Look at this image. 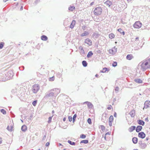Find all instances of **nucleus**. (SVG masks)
Segmentation results:
<instances>
[{
    "instance_id": "obj_42",
    "label": "nucleus",
    "mask_w": 150,
    "mask_h": 150,
    "mask_svg": "<svg viewBox=\"0 0 150 150\" xmlns=\"http://www.w3.org/2000/svg\"><path fill=\"white\" fill-rule=\"evenodd\" d=\"M112 108V107L111 105H109L108 107H107V109L108 110H111Z\"/></svg>"
},
{
    "instance_id": "obj_18",
    "label": "nucleus",
    "mask_w": 150,
    "mask_h": 150,
    "mask_svg": "<svg viewBox=\"0 0 150 150\" xmlns=\"http://www.w3.org/2000/svg\"><path fill=\"white\" fill-rule=\"evenodd\" d=\"M137 122L139 125H142L143 126L144 124V122L142 120H138Z\"/></svg>"
},
{
    "instance_id": "obj_9",
    "label": "nucleus",
    "mask_w": 150,
    "mask_h": 150,
    "mask_svg": "<svg viewBox=\"0 0 150 150\" xmlns=\"http://www.w3.org/2000/svg\"><path fill=\"white\" fill-rule=\"evenodd\" d=\"M113 120V117L112 115H111L109 118V123L110 126H112V122Z\"/></svg>"
},
{
    "instance_id": "obj_34",
    "label": "nucleus",
    "mask_w": 150,
    "mask_h": 150,
    "mask_svg": "<svg viewBox=\"0 0 150 150\" xmlns=\"http://www.w3.org/2000/svg\"><path fill=\"white\" fill-rule=\"evenodd\" d=\"M54 80V76L52 77H50L49 79V80L50 81H53Z\"/></svg>"
},
{
    "instance_id": "obj_37",
    "label": "nucleus",
    "mask_w": 150,
    "mask_h": 150,
    "mask_svg": "<svg viewBox=\"0 0 150 150\" xmlns=\"http://www.w3.org/2000/svg\"><path fill=\"white\" fill-rule=\"evenodd\" d=\"M88 122L90 124H91L92 123L91 120L90 118H88L87 120Z\"/></svg>"
},
{
    "instance_id": "obj_53",
    "label": "nucleus",
    "mask_w": 150,
    "mask_h": 150,
    "mask_svg": "<svg viewBox=\"0 0 150 150\" xmlns=\"http://www.w3.org/2000/svg\"><path fill=\"white\" fill-rule=\"evenodd\" d=\"M98 76H99V75H98V74H96V77H98Z\"/></svg>"
},
{
    "instance_id": "obj_21",
    "label": "nucleus",
    "mask_w": 150,
    "mask_h": 150,
    "mask_svg": "<svg viewBox=\"0 0 150 150\" xmlns=\"http://www.w3.org/2000/svg\"><path fill=\"white\" fill-rule=\"evenodd\" d=\"M27 129V127L26 125H24L22 126L21 127V130L23 131H25Z\"/></svg>"
},
{
    "instance_id": "obj_51",
    "label": "nucleus",
    "mask_w": 150,
    "mask_h": 150,
    "mask_svg": "<svg viewBox=\"0 0 150 150\" xmlns=\"http://www.w3.org/2000/svg\"><path fill=\"white\" fill-rule=\"evenodd\" d=\"M146 121H148V117H147V118H146L145 119Z\"/></svg>"
},
{
    "instance_id": "obj_26",
    "label": "nucleus",
    "mask_w": 150,
    "mask_h": 150,
    "mask_svg": "<svg viewBox=\"0 0 150 150\" xmlns=\"http://www.w3.org/2000/svg\"><path fill=\"white\" fill-rule=\"evenodd\" d=\"M7 129L10 131H11L13 130V127L12 126H8L7 127Z\"/></svg>"
},
{
    "instance_id": "obj_45",
    "label": "nucleus",
    "mask_w": 150,
    "mask_h": 150,
    "mask_svg": "<svg viewBox=\"0 0 150 150\" xmlns=\"http://www.w3.org/2000/svg\"><path fill=\"white\" fill-rule=\"evenodd\" d=\"M68 119L69 121L71 122L72 121V117L71 116H69Z\"/></svg>"
},
{
    "instance_id": "obj_36",
    "label": "nucleus",
    "mask_w": 150,
    "mask_h": 150,
    "mask_svg": "<svg viewBox=\"0 0 150 150\" xmlns=\"http://www.w3.org/2000/svg\"><path fill=\"white\" fill-rule=\"evenodd\" d=\"M100 128L102 130H104L105 129V127L103 125H100Z\"/></svg>"
},
{
    "instance_id": "obj_41",
    "label": "nucleus",
    "mask_w": 150,
    "mask_h": 150,
    "mask_svg": "<svg viewBox=\"0 0 150 150\" xmlns=\"http://www.w3.org/2000/svg\"><path fill=\"white\" fill-rule=\"evenodd\" d=\"M52 117H50L48 118V122L50 123L51 122L52 120Z\"/></svg>"
},
{
    "instance_id": "obj_5",
    "label": "nucleus",
    "mask_w": 150,
    "mask_h": 150,
    "mask_svg": "<svg viewBox=\"0 0 150 150\" xmlns=\"http://www.w3.org/2000/svg\"><path fill=\"white\" fill-rule=\"evenodd\" d=\"M148 64V62L146 61H145L142 63L141 67L143 69H145L146 68V66Z\"/></svg>"
},
{
    "instance_id": "obj_31",
    "label": "nucleus",
    "mask_w": 150,
    "mask_h": 150,
    "mask_svg": "<svg viewBox=\"0 0 150 150\" xmlns=\"http://www.w3.org/2000/svg\"><path fill=\"white\" fill-rule=\"evenodd\" d=\"M88 142V141L87 140H82L81 142V143H84V144H87Z\"/></svg>"
},
{
    "instance_id": "obj_28",
    "label": "nucleus",
    "mask_w": 150,
    "mask_h": 150,
    "mask_svg": "<svg viewBox=\"0 0 150 150\" xmlns=\"http://www.w3.org/2000/svg\"><path fill=\"white\" fill-rule=\"evenodd\" d=\"M75 8L74 6H70L69 7V10H70V11H72L73 10H74Z\"/></svg>"
},
{
    "instance_id": "obj_52",
    "label": "nucleus",
    "mask_w": 150,
    "mask_h": 150,
    "mask_svg": "<svg viewBox=\"0 0 150 150\" xmlns=\"http://www.w3.org/2000/svg\"><path fill=\"white\" fill-rule=\"evenodd\" d=\"M138 38H136L135 41H136L137 42V41L138 40Z\"/></svg>"
},
{
    "instance_id": "obj_33",
    "label": "nucleus",
    "mask_w": 150,
    "mask_h": 150,
    "mask_svg": "<svg viewBox=\"0 0 150 150\" xmlns=\"http://www.w3.org/2000/svg\"><path fill=\"white\" fill-rule=\"evenodd\" d=\"M4 43L3 42H1L0 43V49L4 47Z\"/></svg>"
},
{
    "instance_id": "obj_58",
    "label": "nucleus",
    "mask_w": 150,
    "mask_h": 150,
    "mask_svg": "<svg viewBox=\"0 0 150 150\" xmlns=\"http://www.w3.org/2000/svg\"><path fill=\"white\" fill-rule=\"evenodd\" d=\"M134 150H137V149H134Z\"/></svg>"
},
{
    "instance_id": "obj_44",
    "label": "nucleus",
    "mask_w": 150,
    "mask_h": 150,
    "mask_svg": "<svg viewBox=\"0 0 150 150\" xmlns=\"http://www.w3.org/2000/svg\"><path fill=\"white\" fill-rule=\"evenodd\" d=\"M119 88L118 87H115V90L116 92H117L119 91Z\"/></svg>"
},
{
    "instance_id": "obj_2",
    "label": "nucleus",
    "mask_w": 150,
    "mask_h": 150,
    "mask_svg": "<svg viewBox=\"0 0 150 150\" xmlns=\"http://www.w3.org/2000/svg\"><path fill=\"white\" fill-rule=\"evenodd\" d=\"M39 88V85L37 84H35L33 86L32 91L34 93H36L38 91Z\"/></svg>"
},
{
    "instance_id": "obj_55",
    "label": "nucleus",
    "mask_w": 150,
    "mask_h": 150,
    "mask_svg": "<svg viewBox=\"0 0 150 150\" xmlns=\"http://www.w3.org/2000/svg\"><path fill=\"white\" fill-rule=\"evenodd\" d=\"M82 150V148H80V149H79V150Z\"/></svg>"
},
{
    "instance_id": "obj_48",
    "label": "nucleus",
    "mask_w": 150,
    "mask_h": 150,
    "mask_svg": "<svg viewBox=\"0 0 150 150\" xmlns=\"http://www.w3.org/2000/svg\"><path fill=\"white\" fill-rule=\"evenodd\" d=\"M94 2H91V4H90V5H91V6H92V5L94 4Z\"/></svg>"
},
{
    "instance_id": "obj_7",
    "label": "nucleus",
    "mask_w": 150,
    "mask_h": 150,
    "mask_svg": "<svg viewBox=\"0 0 150 150\" xmlns=\"http://www.w3.org/2000/svg\"><path fill=\"white\" fill-rule=\"evenodd\" d=\"M117 51L115 47L112 48L111 49H109V52L111 54H114Z\"/></svg>"
},
{
    "instance_id": "obj_3",
    "label": "nucleus",
    "mask_w": 150,
    "mask_h": 150,
    "mask_svg": "<svg viewBox=\"0 0 150 150\" xmlns=\"http://www.w3.org/2000/svg\"><path fill=\"white\" fill-rule=\"evenodd\" d=\"M142 23L140 21H137L134 23L133 26L135 28H139L141 27Z\"/></svg>"
},
{
    "instance_id": "obj_16",
    "label": "nucleus",
    "mask_w": 150,
    "mask_h": 150,
    "mask_svg": "<svg viewBox=\"0 0 150 150\" xmlns=\"http://www.w3.org/2000/svg\"><path fill=\"white\" fill-rule=\"evenodd\" d=\"M76 23V21L75 20H73L71 24L70 25V28H73L74 27Z\"/></svg>"
},
{
    "instance_id": "obj_15",
    "label": "nucleus",
    "mask_w": 150,
    "mask_h": 150,
    "mask_svg": "<svg viewBox=\"0 0 150 150\" xmlns=\"http://www.w3.org/2000/svg\"><path fill=\"white\" fill-rule=\"evenodd\" d=\"M142 128V127L141 126H137L136 129V131L137 132H139L140 131H141Z\"/></svg>"
},
{
    "instance_id": "obj_1",
    "label": "nucleus",
    "mask_w": 150,
    "mask_h": 150,
    "mask_svg": "<svg viewBox=\"0 0 150 150\" xmlns=\"http://www.w3.org/2000/svg\"><path fill=\"white\" fill-rule=\"evenodd\" d=\"M102 10L100 7H98L96 8L93 11V13L95 15L98 16L100 15L102 12Z\"/></svg>"
},
{
    "instance_id": "obj_29",
    "label": "nucleus",
    "mask_w": 150,
    "mask_h": 150,
    "mask_svg": "<svg viewBox=\"0 0 150 150\" xmlns=\"http://www.w3.org/2000/svg\"><path fill=\"white\" fill-rule=\"evenodd\" d=\"M107 70V69L106 68H103L102 70L100 71V72L102 73L105 72Z\"/></svg>"
},
{
    "instance_id": "obj_59",
    "label": "nucleus",
    "mask_w": 150,
    "mask_h": 150,
    "mask_svg": "<svg viewBox=\"0 0 150 150\" xmlns=\"http://www.w3.org/2000/svg\"><path fill=\"white\" fill-rule=\"evenodd\" d=\"M65 150V149H64V150Z\"/></svg>"
},
{
    "instance_id": "obj_35",
    "label": "nucleus",
    "mask_w": 150,
    "mask_h": 150,
    "mask_svg": "<svg viewBox=\"0 0 150 150\" xmlns=\"http://www.w3.org/2000/svg\"><path fill=\"white\" fill-rule=\"evenodd\" d=\"M80 137L82 139H84L86 138V136L84 134H81V135Z\"/></svg>"
},
{
    "instance_id": "obj_43",
    "label": "nucleus",
    "mask_w": 150,
    "mask_h": 150,
    "mask_svg": "<svg viewBox=\"0 0 150 150\" xmlns=\"http://www.w3.org/2000/svg\"><path fill=\"white\" fill-rule=\"evenodd\" d=\"M76 114H74V116H73V121H74L75 120V119L76 118Z\"/></svg>"
},
{
    "instance_id": "obj_20",
    "label": "nucleus",
    "mask_w": 150,
    "mask_h": 150,
    "mask_svg": "<svg viewBox=\"0 0 150 150\" xmlns=\"http://www.w3.org/2000/svg\"><path fill=\"white\" fill-rule=\"evenodd\" d=\"M132 140L133 143L135 144L137 143L138 142V139L137 137H134L133 138Z\"/></svg>"
},
{
    "instance_id": "obj_30",
    "label": "nucleus",
    "mask_w": 150,
    "mask_h": 150,
    "mask_svg": "<svg viewBox=\"0 0 150 150\" xmlns=\"http://www.w3.org/2000/svg\"><path fill=\"white\" fill-rule=\"evenodd\" d=\"M68 142L71 145H75V143L74 142H72L70 140H68Z\"/></svg>"
},
{
    "instance_id": "obj_40",
    "label": "nucleus",
    "mask_w": 150,
    "mask_h": 150,
    "mask_svg": "<svg viewBox=\"0 0 150 150\" xmlns=\"http://www.w3.org/2000/svg\"><path fill=\"white\" fill-rule=\"evenodd\" d=\"M1 112L2 113H3V114H4L6 113V112L4 109H1Z\"/></svg>"
},
{
    "instance_id": "obj_57",
    "label": "nucleus",
    "mask_w": 150,
    "mask_h": 150,
    "mask_svg": "<svg viewBox=\"0 0 150 150\" xmlns=\"http://www.w3.org/2000/svg\"><path fill=\"white\" fill-rule=\"evenodd\" d=\"M38 150H40V149H38Z\"/></svg>"
},
{
    "instance_id": "obj_54",
    "label": "nucleus",
    "mask_w": 150,
    "mask_h": 150,
    "mask_svg": "<svg viewBox=\"0 0 150 150\" xmlns=\"http://www.w3.org/2000/svg\"><path fill=\"white\" fill-rule=\"evenodd\" d=\"M65 119H66V118H64L63 119V120L64 121H65Z\"/></svg>"
},
{
    "instance_id": "obj_11",
    "label": "nucleus",
    "mask_w": 150,
    "mask_h": 150,
    "mask_svg": "<svg viewBox=\"0 0 150 150\" xmlns=\"http://www.w3.org/2000/svg\"><path fill=\"white\" fill-rule=\"evenodd\" d=\"M105 5L108 7H110L112 4V3L109 0H107L105 2Z\"/></svg>"
},
{
    "instance_id": "obj_23",
    "label": "nucleus",
    "mask_w": 150,
    "mask_h": 150,
    "mask_svg": "<svg viewBox=\"0 0 150 150\" xmlns=\"http://www.w3.org/2000/svg\"><path fill=\"white\" fill-rule=\"evenodd\" d=\"M135 81L137 83H139L142 82V80L140 79H137L135 80Z\"/></svg>"
},
{
    "instance_id": "obj_50",
    "label": "nucleus",
    "mask_w": 150,
    "mask_h": 150,
    "mask_svg": "<svg viewBox=\"0 0 150 150\" xmlns=\"http://www.w3.org/2000/svg\"><path fill=\"white\" fill-rule=\"evenodd\" d=\"M56 89H55V90H53V91H52V93H55L54 92V91H56Z\"/></svg>"
},
{
    "instance_id": "obj_24",
    "label": "nucleus",
    "mask_w": 150,
    "mask_h": 150,
    "mask_svg": "<svg viewBox=\"0 0 150 150\" xmlns=\"http://www.w3.org/2000/svg\"><path fill=\"white\" fill-rule=\"evenodd\" d=\"M115 37V35L112 33H111L109 34V37L110 39H112L114 38Z\"/></svg>"
},
{
    "instance_id": "obj_22",
    "label": "nucleus",
    "mask_w": 150,
    "mask_h": 150,
    "mask_svg": "<svg viewBox=\"0 0 150 150\" xmlns=\"http://www.w3.org/2000/svg\"><path fill=\"white\" fill-rule=\"evenodd\" d=\"M117 31L120 32V33H121V34L122 35H124L125 34V33L124 31H122V29L121 28H119V29H118L117 30Z\"/></svg>"
},
{
    "instance_id": "obj_6",
    "label": "nucleus",
    "mask_w": 150,
    "mask_h": 150,
    "mask_svg": "<svg viewBox=\"0 0 150 150\" xmlns=\"http://www.w3.org/2000/svg\"><path fill=\"white\" fill-rule=\"evenodd\" d=\"M146 136L145 134L143 132H141L138 133V136L142 139L144 138Z\"/></svg>"
},
{
    "instance_id": "obj_19",
    "label": "nucleus",
    "mask_w": 150,
    "mask_h": 150,
    "mask_svg": "<svg viewBox=\"0 0 150 150\" xmlns=\"http://www.w3.org/2000/svg\"><path fill=\"white\" fill-rule=\"evenodd\" d=\"M89 34V33L88 32L85 31L83 33H82L81 35V36L83 37L88 35Z\"/></svg>"
},
{
    "instance_id": "obj_46",
    "label": "nucleus",
    "mask_w": 150,
    "mask_h": 150,
    "mask_svg": "<svg viewBox=\"0 0 150 150\" xmlns=\"http://www.w3.org/2000/svg\"><path fill=\"white\" fill-rule=\"evenodd\" d=\"M50 145V143L49 142H47L46 144V146H48Z\"/></svg>"
},
{
    "instance_id": "obj_4",
    "label": "nucleus",
    "mask_w": 150,
    "mask_h": 150,
    "mask_svg": "<svg viewBox=\"0 0 150 150\" xmlns=\"http://www.w3.org/2000/svg\"><path fill=\"white\" fill-rule=\"evenodd\" d=\"M149 107H150V101L147 100L144 103V106L143 109L144 110V109H146Z\"/></svg>"
},
{
    "instance_id": "obj_13",
    "label": "nucleus",
    "mask_w": 150,
    "mask_h": 150,
    "mask_svg": "<svg viewBox=\"0 0 150 150\" xmlns=\"http://www.w3.org/2000/svg\"><path fill=\"white\" fill-rule=\"evenodd\" d=\"M136 129V127L134 126H132L130 127L128 129V130L130 132H132Z\"/></svg>"
},
{
    "instance_id": "obj_25",
    "label": "nucleus",
    "mask_w": 150,
    "mask_h": 150,
    "mask_svg": "<svg viewBox=\"0 0 150 150\" xmlns=\"http://www.w3.org/2000/svg\"><path fill=\"white\" fill-rule=\"evenodd\" d=\"M83 66L84 67H86L87 65V62L85 61H83L82 62Z\"/></svg>"
},
{
    "instance_id": "obj_8",
    "label": "nucleus",
    "mask_w": 150,
    "mask_h": 150,
    "mask_svg": "<svg viewBox=\"0 0 150 150\" xmlns=\"http://www.w3.org/2000/svg\"><path fill=\"white\" fill-rule=\"evenodd\" d=\"M84 42L88 45V46H91L92 45V42L89 38H87L85 39Z\"/></svg>"
},
{
    "instance_id": "obj_32",
    "label": "nucleus",
    "mask_w": 150,
    "mask_h": 150,
    "mask_svg": "<svg viewBox=\"0 0 150 150\" xmlns=\"http://www.w3.org/2000/svg\"><path fill=\"white\" fill-rule=\"evenodd\" d=\"M37 100H35L34 101H33L32 102L33 105L34 106H35L37 104Z\"/></svg>"
},
{
    "instance_id": "obj_17",
    "label": "nucleus",
    "mask_w": 150,
    "mask_h": 150,
    "mask_svg": "<svg viewBox=\"0 0 150 150\" xmlns=\"http://www.w3.org/2000/svg\"><path fill=\"white\" fill-rule=\"evenodd\" d=\"M41 39L43 41H46L48 39L47 37L45 35H43L41 37Z\"/></svg>"
},
{
    "instance_id": "obj_49",
    "label": "nucleus",
    "mask_w": 150,
    "mask_h": 150,
    "mask_svg": "<svg viewBox=\"0 0 150 150\" xmlns=\"http://www.w3.org/2000/svg\"><path fill=\"white\" fill-rule=\"evenodd\" d=\"M86 27L85 26H83L82 27V28L83 30H85Z\"/></svg>"
},
{
    "instance_id": "obj_56",
    "label": "nucleus",
    "mask_w": 150,
    "mask_h": 150,
    "mask_svg": "<svg viewBox=\"0 0 150 150\" xmlns=\"http://www.w3.org/2000/svg\"><path fill=\"white\" fill-rule=\"evenodd\" d=\"M1 141H0V144H1Z\"/></svg>"
},
{
    "instance_id": "obj_14",
    "label": "nucleus",
    "mask_w": 150,
    "mask_h": 150,
    "mask_svg": "<svg viewBox=\"0 0 150 150\" xmlns=\"http://www.w3.org/2000/svg\"><path fill=\"white\" fill-rule=\"evenodd\" d=\"M133 56L132 54H128L126 57V59L128 60H131L133 58Z\"/></svg>"
},
{
    "instance_id": "obj_10",
    "label": "nucleus",
    "mask_w": 150,
    "mask_h": 150,
    "mask_svg": "<svg viewBox=\"0 0 150 150\" xmlns=\"http://www.w3.org/2000/svg\"><path fill=\"white\" fill-rule=\"evenodd\" d=\"M129 114L131 117H134L135 115V111L134 110H131L129 113Z\"/></svg>"
},
{
    "instance_id": "obj_47",
    "label": "nucleus",
    "mask_w": 150,
    "mask_h": 150,
    "mask_svg": "<svg viewBox=\"0 0 150 150\" xmlns=\"http://www.w3.org/2000/svg\"><path fill=\"white\" fill-rule=\"evenodd\" d=\"M114 116L115 117H116L117 116V114L116 112H115L114 114Z\"/></svg>"
},
{
    "instance_id": "obj_27",
    "label": "nucleus",
    "mask_w": 150,
    "mask_h": 150,
    "mask_svg": "<svg viewBox=\"0 0 150 150\" xmlns=\"http://www.w3.org/2000/svg\"><path fill=\"white\" fill-rule=\"evenodd\" d=\"M93 53L92 52H89L87 55V57H89L93 55Z\"/></svg>"
},
{
    "instance_id": "obj_38",
    "label": "nucleus",
    "mask_w": 150,
    "mask_h": 150,
    "mask_svg": "<svg viewBox=\"0 0 150 150\" xmlns=\"http://www.w3.org/2000/svg\"><path fill=\"white\" fill-rule=\"evenodd\" d=\"M111 134V132H107V133H106L105 134V139H106V136H107V135H110Z\"/></svg>"
},
{
    "instance_id": "obj_12",
    "label": "nucleus",
    "mask_w": 150,
    "mask_h": 150,
    "mask_svg": "<svg viewBox=\"0 0 150 150\" xmlns=\"http://www.w3.org/2000/svg\"><path fill=\"white\" fill-rule=\"evenodd\" d=\"M84 103L86 104L87 105L88 107L89 108H92L93 105L91 103L87 101L85 102Z\"/></svg>"
},
{
    "instance_id": "obj_39",
    "label": "nucleus",
    "mask_w": 150,
    "mask_h": 150,
    "mask_svg": "<svg viewBox=\"0 0 150 150\" xmlns=\"http://www.w3.org/2000/svg\"><path fill=\"white\" fill-rule=\"evenodd\" d=\"M117 65V63L116 62H114L112 64L113 67H115Z\"/></svg>"
}]
</instances>
